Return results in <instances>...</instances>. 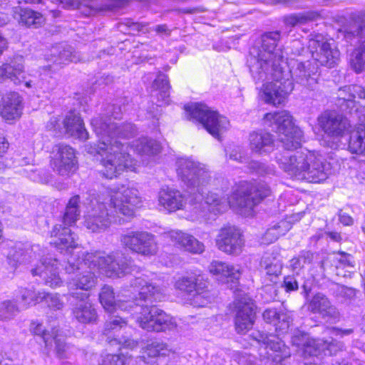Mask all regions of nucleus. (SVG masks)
<instances>
[{"mask_svg":"<svg viewBox=\"0 0 365 365\" xmlns=\"http://www.w3.org/2000/svg\"><path fill=\"white\" fill-rule=\"evenodd\" d=\"M266 124L272 127L279 135V140L286 150L276 156L279 167L292 178L309 182H320L328 178L331 165L320 156L312 153L295 152L301 146L302 130L295 126L293 118L287 110L265 114Z\"/></svg>","mask_w":365,"mask_h":365,"instance_id":"1","label":"nucleus"},{"mask_svg":"<svg viewBox=\"0 0 365 365\" xmlns=\"http://www.w3.org/2000/svg\"><path fill=\"white\" fill-rule=\"evenodd\" d=\"M66 251L68 254L65 270L68 274L78 272L68 282V294L74 299H88V291L97 282L93 268H98L109 277H122L130 273L132 267L125 257L119 252L105 255L101 252H84Z\"/></svg>","mask_w":365,"mask_h":365,"instance_id":"2","label":"nucleus"},{"mask_svg":"<svg viewBox=\"0 0 365 365\" xmlns=\"http://www.w3.org/2000/svg\"><path fill=\"white\" fill-rule=\"evenodd\" d=\"M86 198L84 227L92 232H101L112 223L123 224L124 219L133 217L142 205L139 191L134 187H113L99 193L90 191Z\"/></svg>","mask_w":365,"mask_h":365,"instance_id":"3","label":"nucleus"},{"mask_svg":"<svg viewBox=\"0 0 365 365\" xmlns=\"http://www.w3.org/2000/svg\"><path fill=\"white\" fill-rule=\"evenodd\" d=\"M118 118V113H113L112 117H97L91 120L98 143L94 148L91 147L88 152L101 157L99 160L103 167L101 173L109 179L134 165L133 160L128 153V145L118 139L134 136L137 129L131 123L119 124L113 120V118Z\"/></svg>","mask_w":365,"mask_h":365,"instance_id":"4","label":"nucleus"},{"mask_svg":"<svg viewBox=\"0 0 365 365\" xmlns=\"http://www.w3.org/2000/svg\"><path fill=\"white\" fill-rule=\"evenodd\" d=\"M130 287L133 289V304L140 307L135 316L139 327L148 331H165L176 327L175 319L155 305L145 304L160 302L165 297L163 288L147 281L141 276L130 279Z\"/></svg>","mask_w":365,"mask_h":365,"instance_id":"5","label":"nucleus"},{"mask_svg":"<svg viewBox=\"0 0 365 365\" xmlns=\"http://www.w3.org/2000/svg\"><path fill=\"white\" fill-rule=\"evenodd\" d=\"M267 323H273L277 334L259 333L257 340L260 343L259 356L263 365H282V361L289 355L279 335L286 333L292 322L290 315L275 309H267L263 313Z\"/></svg>","mask_w":365,"mask_h":365,"instance_id":"6","label":"nucleus"},{"mask_svg":"<svg viewBox=\"0 0 365 365\" xmlns=\"http://www.w3.org/2000/svg\"><path fill=\"white\" fill-rule=\"evenodd\" d=\"M271 195V190L264 182H242L228 199L217 192H209L205 197L208 210L215 215L225 212L228 207L236 206L251 210L264 198Z\"/></svg>","mask_w":365,"mask_h":365,"instance_id":"7","label":"nucleus"},{"mask_svg":"<svg viewBox=\"0 0 365 365\" xmlns=\"http://www.w3.org/2000/svg\"><path fill=\"white\" fill-rule=\"evenodd\" d=\"M279 37L278 31L265 33L262 36L260 48L251 51L247 63L255 80L265 79L269 74L268 68L282 67L284 64L282 50L276 48Z\"/></svg>","mask_w":365,"mask_h":365,"instance_id":"8","label":"nucleus"},{"mask_svg":"<svg viewBox=\"0 0 365 365\" xmlns=\"http://www.w3.org/2000/svg\"><path fill=\"white\" fill-rule=\"evenodd\" d=\"M284 68L285 67L283 66L268 68L267 77L259 81L272 80V81L263 85L261 96L265 103L279 106L285 101L288 95L292 91L294 84L289 79V73Z\"/></svg>","mask_w":365,"mask_h":365,"instance_id":"9","label":"nucleus"},{"mask_svg":"<svg viewBox=\"0 0 365 365\" xmlns=\"http://www.w3.org/2000/svg\"><path fill=\"white\" fill-rule=\"evenodd\" d=\"M79 203V195L72 197L67 204L63 217L64 225H56L51 232V237L54 239L50 243L53 244L59 250L66 249L68 251L69 249L73 250L78 246L76 242V235L71 232L69 227L75 224L80 216Z\"/></svg>","mask_w":365,"mask_h":365,"instance_id":"10","label":"nucleus"},{"mask_svg":"<svg viewBox=\"0 0 365 365\" xmlns=\"http://www.w3.org/2000/svg\"><path fill=\"white\" fill-rule=\"evenodd\" d=\"M190 118L200 123L213 137L220 140V135L227 130L230 122L225 116L210 110L206 105L194 103L185 106Z\"/></svg>","mask_w":365,"mask_h":365,"instance_id":"11","label":"nucleus"},{"mask_svg":"<svg viewBox=\"0 0 365 365\" xmlns=\"http://www.w3.org/2000/svg\"><path fill=\"white\" fill-rule=\"evenodd\" d=\"M177 173L182 181L190 188L196 190L201 195L203 187L210 181V174L206 167L190 158H180L177 161Z\"/></svg>","mask_w":365,"mask_h":365,"instance_id":"12","label":"nucleus"},{"mask_svg":"<svg viewBox=\"0 0 365 365\" xmlns=\"http://www.w3.org/2000/svg\"><path fill=\"white\" fill-rule=\"evenodd\" d=\"M121 245L133 252L145 257H152L158 252L154 235L145 231L127 230L120 236Z\"/></svg>","mask_w":365,"mask_h":365,"instance_id":"13","label":"nucleus"},{"mask_svg":"<svg viewBox=\"0 0 365 365\" xmlns=\"http://www.w3.org/2000/svg\"><path fill=\"white\" fill-rule=\"evenodd\" d=\"M308 47L313 59L319 65L333 68L338 64L340 52L333 40L329 41L322 34H315L309 39Z\"/></svg>","mask_w":365,"mask_h":365,"instance_id":"14","label":"nucleus"},{"mask_svg":"<svg viewBox=\"0 0 365 365\" xmlns=\"http://www.w3.org/2000/svg\"><path fill=\"white\" fill-rule=\"evenodd\" d=\"M235 309V326L238 334H244L253 327L256 306L245 293L239 292L234 302Z\"/></svg>","mask_w":365,"mask_h":365,"instance_id":"15","label":"nucleus"},{"mask_svg":"<svg viewBox=\"0 0 365 365\" xmlns=\"http://www.w3.org/2000/svg\"><path fill=\"white\" fill-rule=\"evenodd\" d=\"M51 166L53 170L62 177H69L78 168V160L75 150L66 144H58L53 147Z\"/></svg>","mask_w":365,"mask_h":365,"instance_id":"16","label":"nucleus"},{"mask_svg":"<svg viewBox=\"0 0 365 365\" xmlns=\"http://www.w3.org/2000/svg\"><path fill=\"white\" fill-rule=\"evenodd\" d=\"M284 70L289 73V78L292 82L299 84L302 87L314 91L318 86V66L309 61L305 62H296L291 69H289L286 62L282 64Z\"/></svg>","mask_w":365,"mask_h":365,"instance_id":"17","label":"nucleus"},{"mask_svg":"<svg viewBox=\"0 0 365 365\" xmlns=\"http://www.w3.org/2000/svg\"><path fill=\"white\" fill-rule=\"evenodd\" d=\"M217 248L229 255H240L245 245L241 231L234 226L222 227L216 237Z\"/></svg>","mask_w":365,"mask_h":365,"instance_id":"18","label":"nucleus"},{"mask_svg":"<svg viewBox=\"0 0 365 365\" xmlns=\"http://www.w3.org/2000/svg\"><path fill=\"white\" fill-rule=\"evenodd\" d=\"M322 130L329 136L342 137L351 128L350 122L343 115L334 111H325L318 117Z\"/></svg>","mask_w":365,"mask_h":365,"instance_id":"19","label":"nucleus"},{"mask_svg":"<svg viewBox=\"0 0 365 365\" xmlns=\"http://www.w3.org/2000/svg\"><path fill=\"white\" fill-rule=\"evenodd\" d=\"M308 310L327 320H338L340 313L332 304L330 299L323 293L318 292L312 296L307 304Z\"/></svg>","mask_w":365,"mask_h":365,"instance_id":"20","label":"nucleus"},{"mask_svg":"<svg viewBox=\"0 0 365 365\" xmlns=\"http://www.w3.org/2000/svg\"><path fill=\"white\" fill-rule=\"evenodd\" d=\"M46 60L48 63L46 67L55 71L61 65L69 62H78L81 58L78 53L71 46L58 45L51 49L49 54L46 55Z\"/></svg>","mask_w":365,"mask_h":365,"instance_id":"21","label":"nucleus"},{"mask_svg":"<svg viewBox=\"0 0 365 365\" xmlns=\"http://www.w3.org/2000/svg\"><path fill=\"white\" fill-rule=\"evenodd\" d=\"M58 262L56 259L46 257L40 264L31 269V274L34 276L41 277L46 285L52 288L58 287L61 286L63 281L58 272Z\"/></svg>","mask_w":365,"mask_h":365,"instance_id":"22","label":"nucleus"},{"mask_svg":"<svg viewBox=\"0 0 365 365\" xmlns=\"http://www.w3.org/2000/svg\"><path fill=\"white\" fill-rule=\"evenodd\" d=\"M24 59L21 56H14L9 61H6L0 66V83L10 80L14 84H19L24 77Z\"/></svg>","mask_w":365,"mask_h":365,"instance_id":"23","label":"nucleus"},{"mask_svg":"<svg viewBox=\"0 0 365 365\" xmlns=\"http://www.w3.org/2000/svg\"><path fill=\"white\" fill-rule=\"evenodd\" d=\"M170 240L178 247L192 254H201L205 245L194 236L180 230H172L167 234Z\"/></svg>","mask_w":365,"mask_h":365,"instance_id":"24","label":"nucleus"},{"mask_svg":"<svg viewBox=\"0 0 365 365\" xmlns=\"http://www.w3.org/2000/svg\"><path fill=\"white\" fill-rule=\"evenodd\" d=\"M159 205L169 212L183 209L186 199L179 190L166 187L162 188L158 193Z\"/></svg>","mask_w":365,"mask_h":365,"instance_id":"25","label":"nucleus"},{"mask_svg":"<svg viewBox=\"0 0 365 365\" xmlns=\"http://www.w3.org/2000/svg\"><path fill=\"white\" fill-rule=\"evenodd\" d=\"M77 302L72 304L71 314L73 318L81 324H93L97 321L98 314L96 309L88 299H76Z\"/></svg>","mask_w":365,"mask_h":365,"instance_id":"26","label":"nucleus"},{"mask_svg":"<svg viewBox=\"0 0 365 365\" xmlns=\"http://www.w3.org/2000/svg\"><path fill=\"white\" fill-rule=\"evenodd\" d=\"M22 99L16 92H9L2 97L0 106L1 115L6 120H14L21 115Z\"/></svg>","mask_w":365,"mask_h":365,"instance_id":"27","label":"nucleus"},{"mask_svg":"<svg viewBox=\"0 0 365 365\" xmlns=\"http://www.w3.org/2000/svg\"><path fill=\"white\" fill-rule=\"evenodd\" d=\"M100 302L106 312L113 313L117 310L128 311L133 307V301L117 299L111 287L105 285L99 294Z\"/></svg>","mask_w":365,"mask_h":365,"instance_id":"28","label":"nucleus"},{"mask_svg":"<svg viewBox=\"0 0 365 365\" xmlns=\"http://www.w3.org/2000/svg\"><path fill=\"white\" fill-rule=\"evenodd\" d=\"M250 149L257 153H270L274 149V139L272 134L264 130L254 131L250 134Z\"/></svg>","mask_w":365,"mask_h":365,"instance_id":"29","label":"nucleus"},{"mask_svg":"<svg viewBox=\"0 0 365 365\" xmlns=\"http://www.w3.org/2000/svg\"><path fill=\"white\" fill-rule=\"evenodd\" d=\"M209 271L214 275L220 276L222 279H226L227 282L236 283L241 275V269L238 265H230L219 260H214L210 263Z\"/></svg>","mask_w":365,"mask_h":365,"instance_id":"30","label":"nucleus"},{"mask_svg":"<svg viewBox=\"0 0 365 365\" xmlns=\"http://www.w3.org/2000/svg\"><path fill=\"white\" fill-rule=\"evenodd\" d=\"M64 127L66 133L71 136L82 140L88 139V133L78 115L73 113H69L64 120Z\"/></svg>","mask_w":365,"mask_h":365,"instance_id":"31","label":"nucleus"},{"mask_svg":"<svg viewBox=\"0 0 365 365\" xmlns=\"http://www.w3.org/2000/svg\"><path fill=\"white\" fill-rule=\"evenodd\" d=\"M15 18L19 23L26 26H39L44 21L43 16L29 9H22L21 7L15 8Z\"/></svg>","mask_w":365,"mask_h":365,"instance_id":"32","label":"nucleus"},{"mask_svg":"<svg viewBox=\"0 0 365 365\" xmlns=\"http://www.w3.org/2000/svg\"><path fill=\"white\" fill-rule=\"evenodd\" d=\"M348 149L352 153L365 155V125L360 124L351 132Z\"/></svg>","mask_w":365,"mask_h":365,"instance_id":"33","label":"nucleus"},{"mask_svg":"<svg viewBox=\"0 0 365 365\" xmlns=\"http://www.w3.org/2000/svg\"><path fill=\"white\" fill-rule=\"evenodd\" d=\"M187 299L192 306L202 307L210 303L213 297L210 291L207 289L205 283L201 282Z\"/></svg>","mask_w":365,"mask_h":365,"instance_id":"34","label":"nucleus"},{"mask_svg":"<svg viewBox=\"0 0 365 365\" xmlns=\"http://www.w3.org/2000/svg\"><path fill=\"white\" fill-rule=\"evenodd\" d=\"M319 14L316 11H308L292 14L284 17L283 21L287 26L294 27L304 25L317 19Z\"/></svg>","mask_w":365,"mask_h":365,"instance_id":"35","label":"nucleus"},{"mask_svg":"<svg viewBox=\"0 0 365 365\" xmlns=\"http://www.w3.org/2000/svg\"><path fill=\"white\" fill-rule=\"evenodd\" d=\"M351 67L358 73L364 70L365 66V38L359 39L350 57Z\"/></svg>","mask_w":365,"mask_h":365,"instance_id":"36","label":"nucleus"},{"mask_svg":"<svg viewBox=\"0 0 365 365\" xmlns=\"http://www.w3.org/2000/svg\"><path fill=\"white\" fill-rule=\"evenodd\" d=\"M170 353L171 349L166 343L161 341H155L147 345L141 359L146 362L147 357L165 356H168Z\"/></svg>","mask_w":365,"mask_h":365,"instance_id":"37","label":"nucleus"},{"mask_svg":"<svg viewBox=\"0 0 365 365\" xmlns=\"http://www.w3.org/2000/svg\"><path fill=\"white\" fill-rule=\"evenodd\" d=\"M133 146L136 152L140 155H156L160 151V145L155 140L140 138L136 140Z\"/></svg>","mask_w":365,"mask_h":365,"instance_id":"38","label":"nucleus"},{"mask_svg":"<svg viewBox=\"0 0 365 365\" xmlns=\"http://www.w3.org/2000/svg\"><path fill=\"white\" fill-rule=\"evenodd\" d=\"M344 38L347 42H351L356 38H365V22L351 21L341 31Z\"/></svg>","mask_w":365,"mask_h":365,"instance_id":"39","label":"nucleus"},{"mask_svg":"<svg viewBox=\"0 0 365 365\" xmlns=\"http://www.w3.org/2000/svg\"><path fill=\"white\" fill-rule=\"evenodd\" d=\"M21 293V307L27 309L31 304H35L41 302L46 297L44 292H36L33 289L24 288L20 290Z\"/></svg>","mask_w":365,"mask_h":365,"instance_id":"40","label":"nucleus"},{"mask_svg":"<svg viewBox=\"0 0 365 365\" xmlns=\"http://www.w3.org/2000/svg\"><path fill=\"white\" fill-rule=\"evenodd\" d=\"M31 330L35 335L40 336L44 343L46 348L50 349L52 346L53 339L55 334L53 332L58 333V329L56 327H47L43 326L42 324L32 322Z\"/></svg>","mask_w":365,"mask_h":365,"instance_id":"41","label":"nucleus"},{"mask_svg":"<svg viewBox=\"0 0 365 365\" xmlns=\"http://www.w3.org/2000/svg\"><path fill=\"white\" fill-rule=\"evenodd\" d=\"M290 229V225L287 221H281L269 228L263 236L265 243L269 244L276 241L280 236L284 235Z\"/></svg>","mask_w":365,"mask_h":365,"instance_id":"42","label":"nucleus"},{"mask_svg":"<svg viewBox=\"0 0 365 365\" xmlns=\"http://www.w3.org/2000/svg\"><path fill=\"white\" fill-rule=\"evenodd\" d=\"M339 98L344 101L351 102L358 98L365 99V88L359 85H350L339 90Z\"/></svg>","mask_w":365,"mask_h":365,"instance_id":"43","label":"nucleus"},{"mask_svg":"<svg viewBox=\"0 0 365 365\" xmlns=\"http://www.w3.org/2000/svg\"><path fill=\"white\" fill-rule=\"evenodd\" d=\"M53 334H55L53 341L56 344L55 349L58 357L61 359L70 358L74 354L75 348L66 344L63 336L58 333L53 332Z\"/></svg>","mask_w":365,"mask_h":365,"instance_id":"44","label":"nucleus"},{"mask_svg":"<svg viewBox=\"0 0 365 365\" xmlns=\"http://www.w3.org/2000/svg\"><path fill=\"white\" fill-rule=\"evenodd\" d=\"M200 282L201 281L195 277L183 276L175 282V287L176 289L186 293L188 297Z\"/></svg>","mask_w":365,"mask_h":365,"instance_id":"45","label":"nucleus"},{"mask_svg":"<svg viewBox=\"0 0 365 365\" xmlns=\"http://www.w3.org/2000/svg\"><path fill=\"white\" fill-rule=\"evenodd\" d=\"M313 255L310 252H302L298 257H293L289 262V266L293 272L299 274L306 264H310Z\"/></svg>","mask_w":365,"mask_h":365,"instance_id":"46","label":"nucleus"},{"mask_svg":"<svg viewBox=\"0 0 365 365\" xmlns=\"http://www.w3.org/2000/svg\"><path fill=\"white\" fill-rule=\"evenodd\" d=\"M153 87L160 90V96L166 103L169 97L170 85L168 77L164 74H159L153 82Z\"/></svg>","mask_w":365,"mask_h":365,"instance_id":"47","label":"nucleus"},{"mask_svg":"<svg viewBox=\"0 0 365 365\" xmlns=\"http://www.w3.org/2000/svg\"><path fill=\"white\" fill-rule=\"evenodd\" d=\"M323 339L310 338L303 349L305 356H317L323 350Z\"/></svg>","mask_w":365,"mask_h":365,"instance_id":"48","label":"nucleus"},{"mask_svg":"<svg viewBox=\"0 0 365 365\" xmlns=\"http://www.w3.org/2000/svg\"><path fill=\"white\" fill-rule=\"evenodd\" d=\"M127 322L119 316L111 317L105 324L104 334L108 336L112 331L116 332L125 327Z\"/></svg>","mask_w":365,"mask_h":365,"instance_id":"49","label":"nucleus"},{"mask_svg":"<svg viewBox=\"0 0 365 365\" xmlns=\"http://www.w3.org/2000/svg\"><path fill=\"white\" fill-rule=\"evenodd\" d=\"M19 312L16 304L11 300H5L0 305V320L13 317Z\"/></svg>","mask_w":365,"mask_h":365,"instance_id":"50","label":"nucleus"},{"mask_svg":"<svg viewBox=\"0 0 365 365\" xmlns=\"http://www.w3.org/2000/svg\"><path fill=\"white\" fill-rule=\"evenodd\" d=\"M31 252L29 250L18 248L11 257H9V264L15 266L17 263L24 264L30 262Z\"/></svg>","mask_w":365,"mask_h":365,"instance_id":"51","label":"nucleus"},{"mask_svg":"<svg viewBox=\"0 0 365 365\" xmlns=\"http://www.w3.org/2000/svg\"><path fill=\"white\" fill-rule=\"evenodd\" d=\"M261 266L264 268L266 274L269 276L277 277L282 271V265L278 261L269 262L267 259L263 258Z\"/></svg>","mask_w":365,"mask_h":365,"instance_id":"52","label":"nucleus"},{"mask_svg":"<svg viewBox=\"0 0 365 365\" xmlns=\"http://www.w3.org/2000/svg\"><path fill=\"white\" fill-rule=\"evenodd\" d=\"M130 360L124 355L107 354L102 360L101 365H125Z\"/></svg>","mask_w":365,"mask_h":365,"instance_id":"53","label":"nucleus"},{"mask_svg":"<svg viewBox=\"0 0 365 365\" xmlns=\"http://www.w3.org/2000/svg\"><path fill=\"white\" fill-rule=\"evenodd\" d=\"M333 262L336 268L354 267L351 255L345 252H339L336 255Z\"/></svg>","mask_w":365,"mask_h":365,"instance_id":"54","label":"nucleus"},{"mask_svg":"<svg viewBox=\"0 0 365 365\" xmlns=\"http://www.w3.org/2000/svg\"><path fill=\"white\" fill-rule=\"evenodd\" d=\"M323 350H328L331 354H336L337 352L342 351L344 349V343L340 341L330 338L329 339H323Z\"/></svg>","mask_w":365,"mask_h":365,"instance_id":"55","label":"nucleus"},{"mask_svg":"<svg viewBox=\"0 0 365 365\" xmlns=\"http://www.w3.org/2000/svg\"><path fill=\"white\" fill-rule=\"evenodd\" d=\"M43 299L46 300L48 306L51 309L59 310L63 307V302L56 294L46 293V297Z\"/></svg>","mask_w":365,"mask_h":365,"instance_id":"56","label":"nucleus"},{"mask_svg":"<svg viewBox=\"0 0 365 365\" xmlns=\"http://www.w3.org/2000/svg\"><path fill=\"white\" fill-rule=\"evenodd\" d=\"M108 343L111 345H118V348L120 349L121 346L130 349H133L138 344L136 341H134L130 339H118L116 338L110 339V336H108Z\"/></svg>","mask_w":365,"mask_h":365,"instance_id":"57","label":"nucleus"},{"mask_svg":"<svg viewBox=\"0 0 365 365\" xmlns=\"http://www.w3.org/2000/svg\"><path fill=\"white\" fill-rule=\"evenodd\" d=\"M310 339V337L299 331H297L295 332V334L292 336V343L293 345L297 346V347H302V349L305 346L306 344L307 343V341Z\"/></svg>","mask_w":365,"mask_h":365,"instance_id":"58","label":"nucleus"},{"mask_svg":"<svg viewBox=\"0 0 365 365\" xmlns=\"http://www.w3.org/2000/svg\"><path fill=\"white\" fill-rule=\"evenodd\" d=\"M283 287L287 292L297 291L299 289V284L296 277L291 275L284 277Z\"/></svg>","mask_w":365,"mask_h":365,"instance_id":"59","label":"nucleus"},{"mask_svg":"<svg viewBox=\"0 0 365 365\" xmlns=\"http://www.w3.org/2000/svg\"><path fill=\"white\" fill-rule=\"evenodd\" d=\"M228 157L230 160L238 162L245 163L246 158L243 155L242 149L240 147H235L230 150L228 153Z\"/></svg>","mask_w":365,"mask_h":365,"instance_id":"60","label":"nucleus"},{"mask_svg":"<svg viewBox=\"0 0 365 365\" xmlns=\"http://www.w3.org/2000/svg\"><path fill=\"white\" fill-rule=\"evenodd\" d=\"M329 333L331 336L342 338L354 333V329H341L339 327H331L329 329Z\"/></svg>","mask_w":365,"mask_h":365,"instance_id":"61","label":"nucleus"},{"mask_svg":"<svg viewBox=\"0 0 365 365\" xmlns=\"http://www.w3.org/2000/svg\"><path fill=\"white\" fill-rule=\"evenodd\" d=\"M274 167L273 165H269L261 163V166L259 167L257 173L261 175H272L274 173Z\"/></svg>","mask_w":365,"mask_h":365,"instance_id":"62","label":"nucleus"},{"mask_svg":"<svg viewBox=\"0 0 365 365\" xmlns=\"http://www.w3.org/2000/svg\"><path fill=\"white\" fill-rule=\"evenodd\" d=\"M339 293L344 297L351 299L356 295V290L351 287L341 286L340 287Z\"/></svg>","mask_w":365,"mask_h":365,"instance_id":"63","label":"nucleus"},{"mask_svg":"<svg viewBox=\"0 0 365 365\" xmlns=\"http://www.w3.org/2000/svg\"><path fill=\"white\" fill-rule=\"evenodd\" d=\"M355 115L361 124L365 125V106H359L355 110Z\"/></svg>","mask_w":365,"mask_h":365,"instance_id":"64","label":"nucleus"}]
</instances>
